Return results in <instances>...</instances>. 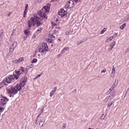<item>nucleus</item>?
Masks as SVG:
<instances>
[{"label": "nucleus", "instance_id": "c756f323", "mask_svg": "<svg viewBox=\"0 0 129 129\" xmlns=\"http://www.w3.org/2000/svg\"><path fill=\"white\" fill-rule=\"evenodd\" d=\"M29 69V68H28V67H27L26 69H25V71H24V72L25 73V74H26L27 73L28 71V70Z\"/></svg>", "mask_w": 129, "mask_h": 129}, {"label": "nucleus", "instance_id": "5fc2aeb1", "mask_svg": "<svg viewBox=\"0 0 129 129\" xmlns=\"http://www.w3.org/2000/svg\"><path fill=\"white\" fill-rule=\"evenodd\" d=\"M38 78V77L36 76L35 78H34L33 79L34 80L37 79Z\"/></svg>", "mask_w": 129, "mask_h": 129}, {"label": "nucleus", "instance_id": "7ed1b4c3", "mask_svg": "<svg viewBox=\"0 0 129 129\" xmlns=\"http://www.w3.org/2000/svg\"><path fill=\"white\" fill-rule=\"evenodd\" d=\"M24 69L23 67H20L18 71L15 70V74H13V75L15 77V80H17L20 75L24 71Z\"/></svg>", "mask_w": 129, "mask_h": 129}, {"label": "nucleus", "instance_id": "49530a36", "mask_svg": "<svg viewBox=\"0 0 129 129\" xmlns=\"http://www.w3.org/2000/svg\"><path fill=\"white\" fill-rule=\"evenodd\" d=\"M129 51V48H128L127 50L125 51V53H126L127 52Z\"/></svg>", "mask_w": 129, "mask_h": 129}, {"label": "nucleus", "instance_id": "ea45409f", "mask_svg": "<svg viewBox=\"0 0 129 129\" xmlns=\"http://www.w3.org/2000/svg\"><path fill=\"white\" fill-rule=\"evenodd\" d=\"M38 118H36V122H35V123L36 124H37V122L38 121Z\"/></svg>", "mask_w": 129, "mask_h": 129}, {"label": "nucleus", "instance_id": "f3484780", "mask_svg": "<svg viewBox=\"0 0 129 129\" xmlns=\"http://www.w3.org/2000/svg\"><path fill=\"white\" fill-rule=\"evenodd\" d=\"M14 87L17 91L18 90L20 91L22 87V86H20V84H17L16 87Z\"/></svg>", "mask_w": 129, "mask_h": 129}, {"label": "nucleus", "instance_id": "5701e85b", "mask_svg": "<svg viewBox=\"0 0 129 129\" xmlns=\"http://www.w3.org/2000/svg\"><path fill=\"white\" fill-rule=\"evenodd\" d=\"M28 30H28L26 29V30H25V31H24V34L25 35L27 36H28V35H29V31Z\"/></svg>", "mask_w": 129, "mask_h": 129}, {"label": "nucleus", "instance_id": "58836bf2", "mask_svg": "<svg viewBox=\"0 0 129 129\" xmlns=\"http://www.w3.org/2000/svg\"><path fill=\"white\" fill-rule=\"evenodd\" d=\"M113 39V36H111L109 38H108V39L109 40L111 41Z\"/></svg>", "mask_w": 129, "mask_h": 129}, {"label": "nucleus", "instance_id": "cd10ccee", "mask_svg": "<svg viewBox=\"0 0 129 129\" xmlns=\"http://www.w3.org/2000/svg\"><path fill=\"white\" fill-rule=\"evenodd\" d=\"M85 40H84V39L80 41L79 42H78L77 43V44L79 45L81 44V43H82Z\"/></svg>", "mask_w": 129, "mask_h": 129}, {"label": "nucleus", "instance_id": "680f3d73", "mask_svg": "<svg viewBox=\"0 0 129 129\" xmlns=\"http://www.w3.org/2000/svg\"><path fill=\"white\" fill-rule=\"evenodd\" d=\"M112 74H114V71H112Z\"/></svg>", "mask_w": 129, "mask_h": 129}, {"label": "nucleus", "instance_id": "393cba45", "mask_svg": "<svg viewBox=\"0 0 129 129\" xmlns=\"http://www.w3.org/2000/svg\"><path fill=\"white\" fill-rule=\"evenodd\" d=\"M126 24L125 23H124L123 24L121 25L120 27V28L122 30L123 29L124 27L126 26Z\"/></svg>", "mask_w": 129, "mask_h": 129}, {"label": "nucleus", "instance_id": "a878e982", "mask_svg": "<svg viewBox=\"0 0 129 129\" xmlns=\"http://www.w3.org/2000/svg\"><path fill=\"white\" fill-rule=\"evenodd\" d=\"M106 28H104L102 30V31L100 32V34H103L105 31H106Z\"/></svg>", "mask_w": 129, "mask_h": 129}, {"label": "nucleus", "instance_id": "c85d7f7f", "mask_svg": "<svg viewBox=\"0 0 129 129\" xmlns=\"http://www.w3.org/2000/svg\"><path fill=\"white\" fill-rule=\"evenodd\" d=\"M105 117V115H104V114H103L102 116H101L100 118V119L101 120H103L104 119Z\"/></svg>", "mask_w": 129, "mask_h": 129}, {"label": "nucleus", "instance_id": "a211bd4d", "mask_svg": "<svg viewBox=\"0 0 129 129\" xmlns=\"http://www.w3.org/2000/svg\"><path fill=\"white\" fill-rule=\"evenodd\" d=\"M57 89V88L56 87H54L52 91L50 92V97H52L53 94L55 92L56 90Z\"/></svg>", "mask_w": 129, "mask_h": 129}, {"label": "nucleus", "instance_id": "c03bdc74", "mask_svg": "<svg viewBox=\"0 0 129 129\" xmlns=\"http://www.w3.org/2000/svg\"><path fill=\"white\" fill-rule=\"evenodd\" d=\"M112 71H114V73H115V68L114 67V66H113V68L112 69Z\"/></svg>", "mask_w": 129, "mask_h": 129}, {"label": "nucleus", "instance_id": "39448f33", "mask_svg": "<svg viewBox=\"0 0 129 129\" xmlns=\"http://www.w3.org/2000/svg\"><path fill=\"white\" fill-rule=\"evenodd\" d=\"M48 47L47 43H43L42 48L39 49V51L42 53L45 54L46 52L48 51Z\"/></svg>", "mask_w": 129, "mask_h": 129}, {"label": "nucleus", "instance_id": "f03ea898", "mask_svg": "<svg viewBox=\"0 0 129 129\" xmlns=\"http://www.w3.org/2000/svg\"><path fill=\"white\" fill-rule=\"evenodd\" d=\"M51 5L48 4L43 7L41 10H39L37 12V14L40 16L43 17L44 18L46 19L47 18V14L49 13Z\"/></svg>", "mask_w": 129, "mask_h": 129}, {"label": "nucleus", "instance_id": "ddd939ff", "mask_svg": "<svg viewBox=\"0 0 129 129\" xmlns=\"http://www.w3.org/2000/svg\"><path fill=\"white\" fill-rule=\"evenodd\" d=\"M26 77H24L23 79H21L20 82V84L22 87H24L26 82Z\"/></svg>", "mask_w": 129, "mask_h": 129}, {"label": "nucleus", "instance_id": "f257e3e1", "mask_svg": "<svg viewBox=\"0 0 129 129\" xmlns=\"http://www.w3.org/2000/svg\"><path fill=\"white\" fill-rule=\"evenodd\" d=\"M41 20L37 14H34L29 20L27 21L28 30H30L32 25L34 27L36 24L37 26H39L42 23L41 22Z\"/></svg>", "mask_w": 129, "mask_h": 129}, {"label": "nucleus", "instance_id": "f704fd0d", "mask_svg": "<svg viewBox=\"0 0 129 129\" xmlns=\"http://www.w3.org/2000/svg\"><path fill=\"white\" fill-rule=\"evenodd\" d=\"M113 104V102H112L111 104H109L108 105V106H107V107L108 108H109L111 106V105H112Z\"/></svg>", "mask_w": 129, "mask_h": 129}, {"label": "nucleus", "instance_id": "473e14b6", "mask_svg": "<svg viewBox=\"0 0 129 129\" xmlns=\"http://www.w3.org/2000/svg\"><path fill=\"white\" fill-rule=\"evenodd\" d=\"M67 13H66L65 14V18L66 19H68V18L69 17V15H68V16H67Z\"/></svg>", "mask_w": 129, "mask_h": 129}, {"label": "nucleus", "instance_id": "09e8293b", "mask_svg": "<svg viewBox=\"0 0 129 129\" xmlns=\"http://www.w3.org/2000/svg\"><path fill=\"white\" fill-rule=\"evenodd\" d=\"M76 91V89H74L73 91V92L75 93Z\"/></svg>", "mask_w": 129, "mask_h": 129}, {"label": "nucleus", "instance_id": "72a5a7b5", "mask_svg": "<svg viewBox=\"0 0 129 129\" xmlns=\"http://www.w3.org/2000/svg\"><path fill=\"white\" fill-rule=\"evenodd\" d=\"M4 109L2 107H0V112H2L3 111Z\"/></svg>", "mask_w": 129, "mask_h": 129}, {"label": "nucleus", "instance_id": "37998d69", "mask_svg": "<svg viewBox=\"0 0 129 129\" xmlns=\"http://www.w3.org/2000/svg\"><path fill=\"white\" fill-rule=\"evenodd\" d=\"M74 0L76 3H79L80 1V0Z\"/></svg>", "mask_w": 129, "mask_h": 129}, {"label": "nucleus", "instance_id": "6e6552de", "mask_svg": "<svg viewBox=\"0 0 129 129\" xmlns=\"http://www.w3.org/2000/svg\"><path fill=\"white\" fill-rule=\"evenodd\" d=\"M17 46V42L14 41L12 44V46L10 47L9 49V53L10 54H12L13 52L14 49L16 48Z\"/></svg>", "mask_w": 129, "mask_h": 129}, {"label": "nucleus", "instance_id": "a19ab883", "mask_svg": "<svg viewBox=\"0 0 129 129\" xmlns=\"http://www.w3.org/2000/svg\"><path fill=\"white\" fill-rule=\"evenodd\" d=\"M106 70L105 69H104L101 72V73H105L106 72Z\"/></svg>", "mask_w": 129, "mask_h": 129}, {"label": "nucleus", "instance_id": "4468645a", "mask_svg": "<svg viewBox=\"0 0 129 129\" xmlns=\"http://www.w3.org/2000/svg\"><path fill=\"white\" fill-rule=\"evenodd\" d=\"M115 45V41H113L111 44L110 45L108 48V51H111Z\"/></svg>", "mask_w": 129, "mask_h": 129}, {"label": "nucleus", "instance_id": "bb28decb", "mask_svg": "<svg viewBox=\"0 0 129 129\" xmlns=\"http://www.w3.org/2000/svg\"><path fill=\"white\" fill-rule=\"evenodd\" d=\"M37 60L36 58L34 59L31 61V63H33L34 62H36L37 61Z\"/></svg>", "mask_w": 129, "mask_h": 129}, {"label": "nucleus", "instance_id": "6e6d98bb", "mask_svg": "<svg viewBox=\"0 0 129 129\" xmlns=\"http://www.w3.org/2000/svg\"><path fill=\"white\" fill-rule=\"evenodd\" d=\"M36 34H34V35H33V37H34V38H35L36 37V35H36Z\"/></svg>", "mask_w": 129, "mask_h": 129}, {"label": "nucleus", "instance_id": "7c9ffc66", "mask_svg": "<svg viewBox=\"0 0 129 129\" xmlns=\"http://www.w3.org/2000/svg\"><path fill=\"white\" fill-rule=\"evenodd\" d=\"M49 37L50 38H54L55 37V36H54L52 34H49Z\"/></svg>", "mask_w": 129, "mask_h": 129}, {"label": "nucleus", "instance_id": "a18cd8bd", "mask_svg": "<svg viewBox=\"0 0 129 129\" xmlns=\"http://www.w3.org/2000/svg\"><path fill=\"white\" fill-rule=\"evenodd\" d=\"M41 114H39L37 116L36 118H38V117H39Z\"/></svg>", "mask_w": 129, "mask_h": 129}, {"label": "nucleus", "instance_id": "69168bd1", "mask_svg": "<svg viewBox=\"0 0 129 129\" xmlns=\"http://www.w3.org/2000/svg\"><path fill=\"white\" fill-rule=\"evenodd\" d=\"M129 89V87H128V89L127 90V91H128V90Z\"/></svg>", "mask_w": 129, "mask_h": 129}, {"label": "nucleus", "instance_id": "4d7b16f0", "mask_svg": "<svg viewBox=\"0 0 129 129\" xmlns=\"http://www.w3.org/2000/svg\"><path fill=\"white\" fill-rule=\"evenodd\" d=\"M117 33H115V34L114 35V36L115 35V37H116V36H117Z\"/></svg>", "mask_w": 129, "mask_h": 129}, {"label": "nucleus", "instance_id": "f8f14e48", "mask_svg": "<svg viewBox=\"0 0 129 129\" xmlns=\"http://www.w3.org/2000/svg\"><path fill=\"white\" fill-rule=\"evenodd\" d=\"M23 60L24 59L23 57H21L18 60H13L12 62L14 63L17 64L21 61L22 60Z\"/></svg>", "mask_w": 129, "mask_h": 129}, {"label": "nucleus", "instance_id": "e433bc0d", "mask_svg": "<svg viewBox=\"0 0 129 129\" xmlns=\"http://www.w3.org/2000/svg\"><path fill=\"white\" fill-rule=\"evenodd\" d=\"M28 4H26L25 6V7L24 9H27L28 7Z\"/></svg>", "mask_w": 129, "mask_h": 129}, {"label": "nucleus", "instance_id": "0e129e2a", "mask_svg": "<svg viewBox=\"0 0 129 129\" xmlns=\"http://www.w3.org/2000/svg\"><path fill=\"white\" fill-rule=\"evenodd\" d=\"M13 31H15V29H13Z\"/></svg>", "mask_w": 129, "mask_h": 129}, {"label": "nucleus", "instance_id": "774afa93", "mask_svg": "<svg viewBox=\"0 0 129 129\" xmlns=\"http://www.w3.org/2000/svg\"><path fill=\"white\" fill-rule=\"evenodd\" d=\"M63 127L64 128V127L63 126Z\"/></svg>", "mask_w": 129, "mask_h": 129}, {"label": "nucleus", "instance_id": "aec40b11", "mask_svg": "<svg viewBox=\"0 0 129 129\" xmlns=\"http://www.w3.org/2000/svg\"><path fill=\"white\" fill-rule=\"evenodd\" d=\"M42 30V28H39L37 29V31L35 33V34H36V35H38L41 32V30Z\"/></svg>", "mask_w": 129, "mask_h": 129}, {"label": "nucleus", "instance_id": "2f4dec72", "mask_svg": "<svg viewBox=\"0 0 129 129\" xmlns=\"http://www.w3.org/2000/svg\"><path fill=\"white\" fill-rule=\"evenodd\" d=\"M34 66V64H31L30 65L27 66L29 69L31 68Z\"/></svg>", "mask_w": 129, "mask_h": 129}, {"label": "nucleus", "instance_id": "6ab92c4d", "mask_svg": "<svg viewBox=\"0 0 129 129\" xmlns=\"http://www.w3.org/2000/svg\"><path fill=\"white\" fill-rule=\"evenodd\" d=\"M3 34V30H1L0 31V42L2 41V40Z\"/></svg>", "mask_w": 129, "mask_h": 129}, {"label": "nucleus", "instance_id": "4be33fe9", "mask_svg": "<svg viewBox=\"0 0 129 129\" xmlns=\"http://www.w3.org/2000/svg\"><path fill=\"white\" fill-rule=\"evenodd\" d=\"M27 9H25L23 12V17H26L27 13Z\"/></svg>", "mask_w": 129, "mask_h": 129}, {"label": "nucleus", "instance_id": "423d86ee", "mask_svg": "<svg viewBox=\"0 0 129 129\" xmlns=\"http://www.w3.org/2000/svg\"><path fill=\"white\" fill-rule=\"evenodd\" d=\"M9 101L8 99L2 95H1L0 99V106H5L7 102Z\"/></svg>", "mask_w": 129, "mask_h": 129}, {"label": "nucleus", "instance_id": "412c9836", "mask_svg": "<svg viewBox=\"0 0 129 129\" xmlns=\"http://www.w3.org/2000/svg\"><path fill=\"white\" fill-rule=\"evenodd\" d=\"M118 80L116 79L115 80V82H114V84L112 86V88H114V87H115V86H116L117 85V84H118Z\"/></svg>", "mask_w": 129, "mask_h": 129}, {"label": "nucleus", "instance_id": "20e7f679", "mask_svg": "<svg viewBox=\"0 0 129 129\" xmlns=\"http://www.w3.org/2000/svg\"><path fill=\"white\" fill-rule=\"evenodd\" d=\"M8 92V93L10 94L9 96L11 97L13 95L15 94L18 92L14 87L11 86L10 88L6 89Z\"/></svg>", "mask_w": 129, "mask_h": 129}, {"label": "nucleus", "instance_id": "1a4fd4ad", "mask_svg": "<svg viewBox=\"0 0 129 129\" xmlns=\"http://www.w3.org/2000/svg\"><path fill=\"white\" fill-rule=\"evenodd\" d=\"M74 2L72 0H70L67 2L65 8H71L74 6Z\"/></svg>", "mask_w": 129, "mask_h": 129}, {"label": "nucleus", "instance_id": "de8ad7c7", "mask_svg": "<svg viewBox=\"0 0 129 129\" xmlns=\"http://www.w3.org/2000/svg\"><path fill=\"white\" fill-rule=\"evenodd\" d=\"M102 7L101 6H99L98 8V10H97V11H98V10H99Z\"/></svg>", "mask_w": 129, "mask_h": 129}, {"label": "nucleus", "instance_id": "dca6fc26", "mask_svg": "<svg viewBox=\"0 0 129 129\" xmlns=\"http://www.w3.org/2000/svg\"><path fill=\"white\" fill-rule=\"evenodd\" d=\"M111 99H112V97H111L109 95L106 97V98L104 100V102L106 103L110 100Z\"/></svg>", "mask_w": 129, "mask_h": 129}, {"label": "nucleus", "instance_id": "4c0bfd02", "mask_svg": "<svg viewBox=\"0 0 129 129\" xmlns=\"http://www.w3.org/2000/svg\"><path fill=\"white\" fill-rule=\"evenodd\" d=\"M43 109H42L40 111V114H41L43 112Z\"/></svg>", "mask_w": 129, "mask_h": 129}, {"label": "nucleus", "instance_id": "9d476101", "mask_svg": "<svg viewBox=\"0 0 129 129\" xmlns=\"http://www.w3.org/2000/svg\"><path fill=\"white\" fill-rule=\"evenodd\" d=\"M113 89V88H112V87H111L108 91V92H109V93L110 94L109 95L111 97H112V98L116 94V92L115 91L112 90Z\"/></svg>", "mask_w": 129, "mask_h": 129}, {"label": "nucleus", "instance_id": "13d9d810", "mask_svg": "<svg viewBox=\"0 0 129 129\" xmlns=\"http://www.w3.org/2000/svg\"><path fill=\"white\" fill-rule=\"evenodd\" d=\"M68 48V47H65V50H67Z\"/></svg>", "mask_w": 129, "mask_h": 129}, {"label": "nucleus", "instance_id": "c9c22d12", "mask_svg": "<svg viewBox=\"0 0 129 129\" xmlns=\"http://www.w3.org/2000/svg\"><path fill=\"white\" fill-rule=\"evenodd\" d=\"M51 24H52V26L53 27V26H55L56 25V24L53 22H51Z\"/></svg>", "mask_w": 129, "mask_h": 129}, {"label": "nucleus", "instance_id": "b1692460", "mask_svg": "<svg viewBox=\"0 0 129 129\" xmlns=\"http://www.w3.org/2000/svg\"><path fill=\"white\" fill-rule=\"evenodd\" d=\"M46 40L47 42L49 43H52L53 41L52 39L50 38H48Z\"/></svg>", "mask_w": 129, "mask_h": 129}, {"label": "nucleus", "instance_id": "3c124183", "mask_svg": "<svg viewBox=\"0 0 129 129\" xmlns=\"http://www.w3.org/2000/svg\"><path fill=\"white\" fill-rule=\"evenodd\" d=\"M69 32H67V31H66V35H68L69 34Z\"/></svg>", "mask_w": 129, "mask_h": 129}, {"label": "nucleus", "instance_id": "8fccbe9b", "mask_svg": "<svg viewBox=\"0 0 129 129\" xmlns=\"http://www.w3.org/2000/svg\"><path fill=\"white\" fill-rule=\"evenodd\" d=\"M110 41L108 39L106 40V42H107Z\"/></svg>", "mask_w": 129, "mask_h": 129}, {"label": "nucleus", "instance_id": "2eb2a0df", "mask_svg": "<svg viewBox=\"0 0 129 129\" xmlns=\"http://www.w3.org/2000/svg\"><path fill=\"white\" fill-rule=\"evenodd\" d=\"M45 120L44 118H43L41 120L39 123V125L40 127H41L43 126L45 122Z\"/></svg>", "mask_w": 129, "mask_h": 129}, {"label": "nucleus", "instance_id": "603ef678", "mask_svg": "<svg viewBox=\"0 0 129 129\" xmlns=\"http://www.w3.org/2000/svg\"><path fill=\"white\" fill-rule=\"evenodd\" d=\"M41 75V74H39V75H38L37 76L38 77V78Z\"/></svg>", "mask_w": 129, "mask_h": 129}, {"label": "nucleus", "instance_id": "864d4df0", "mask_svg": "<svg viewBox=\"0 0 129 129\" xmlns=\"http://www.w3.org/2000/svg\"><path fill=\"white\" fill-rule=\"evenodd\" d=\"M125 19V20H126V21H128L129 20V18H127Z\"/></svg>", "mask_w": 129, "mask_h": 129}, {"label": "nucleus", "instance_id": "338daca9", "mask_svg": "<svg viewBox=\"0 0 129 129\" xmlns=\"http://www.w3.org/2000/svg\"><path fill=\"white\" fill-rule=\"evenodd\" d=\"M51 46H53V45H52H52H51Z\"/></svg>", "mask_w": 129, "mask_h": 129}, {"label": "nucleus", "instance_id": "9b49d317", "mask_svg": "<svg viewBox=\"0 0 129 129\" xmlns=\"http://www.w3.org/2000/svg\"><path fill=\"white\" fill-rule=\"evenodd\" d=\"M58 15L62 17L64 16V10L63 9H60L58 12Z\"/></svg>", "mask_w": 129, "mask_h": 129}, {"label": "nucleus", "instance_id": "0eeeda50", "mask_svg": "<svg viewBox=\"0 0 129 129\" xmlns=\"http://www.w3.org/2000/svg\"><path fill=\"white\" fill-rule=\"evenodd\" d=\"M15 79V77L13 75H10L8 77H6L4 79V82L6 85L7 84L6 83H9L12 81H13Z\"/></svg>", "mask_w": 129, "mask_h": 129}, {"label": "nucleus", "instance_id": "bf43d9fd", "mask_svg": "<svg viewBox=\"0 0 129 129\" xmlns=\"http://www.w3.org/2000/svg\"><path fill=\"white\" fill-rule=\"evenodd\" d=\"M64 48L63 49V50L62 51V52H64Z\"/></svg>", "mask_w": 129, "mask_h": 129}, {"label": "nucleus", "instance_id": "e2e57ef3", "mask_svg": "<svg viewBox=\"0 0 129 129\" xmlns=\"http://www.w3.org/2000/svg\"><path fill=\"white\" fill-rule=\"evenodd\" d=\"M88 129H92V128H88Z\"/></svg>", "mask_w": 129, "mask_h": 129}, {"label": "nucleus", "instance_id": "79ce46f5", "mask_svg": "<svg viewBox=\"0 0 129 129\" xmlns=\"http://www.w3.org/2000/svg\"><path fill=\"white\" fill-rule=\"evenodd\" d=\"M57 31L56 30H54L53 32L52 33L53 34H54L56 33Z\"/></svg>", "mask_w": 129, "mask_h": 129}, {"label": "nucleus", "instance_id": "052dcab7", "mask_svg": "<svg viewBox=\"0 0 129 129\" xmlns=\"http://www.w3.org/2000/svg\"><path fill=\"white\" fill-rule=\"evenodd\" d=\"M13 34H14L13 32L12 33V34H11V35L12 36V35H13Z\"/></svg>", "mask_w": 129, "mask_h": 129}]
</instances>
